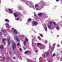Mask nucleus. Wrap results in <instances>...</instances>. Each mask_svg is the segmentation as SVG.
<instances>
[{"label":"nucleus","instance_id":"49","mask_svg":"<svg viewBox=\"0 0 62 62\" xmlns=\"http://www.w3.org/2000/svg\"><path fill=\"white\" fill-rule=\"evenodd\" d=\"M45 42H47V41H45Z\"/></svg>","mask_w":62,"mask_h":62},{"label":"nucleus","instance_id":"44","mask_svg":"<svg viewBox=\"0 0 62 62\" xmlns=\"http://www.w3.org/2000/svg\"><path fill=\"white\" fill-rule=\"evenodd\" d=\"M2 56H0V58H2Z\"/></svg>","mask_w":62,"mask_h":62},{"label":"nucleus","instance_id":"27","mask_svg":"<svg viewBox=\"0 0 62 62\" xmlns=\"http://www.w3.org/2000/svg\"><path fill=\"white\" fill-rule=\"evenodd\" d=\"M5 24L6 25H9V24L8 23H6Z\"/></svg>","mask_w":62,"mask_h":62},{"label":"nucleus","instance_id":"36","mask_svg":"<svg viewBox=\"0 0 62 62\" xmlns=\"http://www.w3.org/2000/svg\"><path fill=\"white\" fill-rule=\"evenodd\" d=\"M59 1V0H56V2H58Z\"/></svg>","mask_w":62,"mask_h":62},{"label":"nucleus","instance_id":"34","mask_svg":"<svg viewBox=\"0 0 62 62\" xmlns=\"http://www.w3.org/2000/svg\"><path fill=\"white\" fill-rule=\"evenodd\" d=\"M42 57H45L46 56V55H45L44 56H42Z\"/></svg>","mask_w":62,"mask_h":62},{"label":"nucleus","instance_id":"45","mask_svg":"<svg viewBox=\"0 0 62 62\" xmlns=\"http://www.w3.org/2000/svg\"><path fill=\"white\" fill-rule=\"evenodd\" d=\"M30 8H32V6H30Z\"/></svg>","mask_w":62,"mask_h":62},{"label":"nucleus","instance_id":"25","mask_svg":"<svg viewBox=\"0 0 62 62\" xmlns=\"http://www.w3.org/2000/svg\"><path fill=\"white\" fill-rule=\"evenodd\" d=\"M40 35L42 37H43V35L42 34H40Z\"/></svg>","mask_w":62,"mask_h":62},{"label":"nucleus","instance_id":"11","mask_svg":"<svg viewBox=\"0 0 62 62\" xmlns=\"http://www.w3.org/2000/svg\"><path fill=\"white\" fill-rule=\"evenodd\" d=\"M45 53L46 54V56H48L49 53H48V52H45Z\"/></svg>","mask_w":62,"mask_h":62},{"label":"nucleus","instance_id":"50","mask_svg":"<svg viewBox=\"0 0 62 62\" xmlns=\"http://www.w3.org/2000/svg\"><path fill=\"white\" fill-rule=\"evenodd\" d=\"M24 48L25 49V47H24Z\"/></svg>","mask_w":62,"mask_h":62},{"label":"nucleus","instance_id":"23","mask_svg":"<svg viewBox=\"0 0 62 62\" xmlns=\"http://www.w3.org/2000/svg\"><path fill=\"white\" fill-rule=\"evenodd\" d=\"M26 41H24V45H25V44L26 43Z\"/></svg>","mask_w":62,"mask_h":62},{"label":"nucleus","instance_id":"26","mask_svg":"<svg viewBox=\"0 0 62 62\" xmlns=\"http://www.w3.org/2000/svg\"><path fill=\"white\" fill-rule=\"evenodd\" d=\"M38 38L39 39H40V37L39 36H38Z\"/></svg>","mask_w":62,"mask_h":62},{"label":"nucleus","instance_id":"41","mask_svg":"<svg viewBox=\"0 0 62 62\" xmlns=\"http://www.w3.org/2000/svg\"><path fill=\"white\" fill-rule=\"evenodd\" d=\"M2 34V33L0 32V35H1Z\"/></svg>","mask_w":62,"mask_h":62},{"label":"nucleus","instance_id":"2","mask_svg":"<svg viewBox=\"0 0 62 62\" xmlns=\"http://www.w3.org/2000/svg\"><path fill=\"white\" fill-rule=\"evenodd\" d=\"M38 24V23L36 21H34L33 22V25H37Z\"/></svg>","mask_w":62,"mask_h":62},{"label":"nucleus","instance_id":"51","mask_svg":"<svg viewBox=\"0 0 62 62\" xmlns=\"http://www.w3.org/2000/svg\"><path fill=\"white\" fill-rule=\"evenodd\" d=\"M61 43V44H62V42Z\"/></svg>","mask_w":62,"mask_h":62},{"label":"nucleus","instance_id":"42","mask_svg":"<svg viewBox=\"0 0 62 62\" xmlns=\"http://www.w3.org/2000/svg\"><path fill=\"white\" fill-rule=\"evenodd\" d=\"M19 50H22V49H21V48H20L19 49Z\"/></svg>","mask_w":62,"mask_h":62},{"label":"nucleus","instance_id":"3","mask_svg":"<svg viewBox=\"0 0 62 62\" xmlns=\"http://www.w3.org/2000/svg\"><path fill=\"white\" fill-rule=\"evenodd\" d=\"M12 29H13V31L15 34H17L18 33V32L17 31V30L16 29H15L13 28H12Z\"/></svg>","mask_w":62,"mask_h":62},{"label":"nucleus","instance_id":"29","mask_svg":"<svg viewBox=\"0 0 62 62\" xmlns=\"http://www.w3.org/2000/svg\"><path fill=\"white\" fill-rule=\"evenodd\" d=\"M21 37H24V36L23 35H22L21 36Z\"/></svg>","mask_w":62,"mask_h":62},{"label":"nucleus","instance_id":"37","mask_svg":"<svg viewBox=\"0 0 62 62\" xmlns=\"http://www.w3.org/2000/svg\"><path fill=\"white\" fill-rule=\"evenodd\" d=\"M19 20V18H17L16 19V20Z\"/></svg>","mask_w":62,"mask_h":62},{"label":"nucleus","instance_id":"38","mask_svg":"<svg viewBox=\"0 0 62 62\" xmlns=\"http://www.w3.org/2000/svg\"><path fill=\"white\" fill-rule=\"evenodd\" d=\"M59 46H60L59 45H57V47H59Z\"/></svg>","mask_w":62,"mask_h":62},{"label":"nucleus","instance_id":"22","mask_svg":"<svg viewBox=\"0 0 62 62\" xmlns=\"http://www.w3.org/2000/svg\"><path fill=\"white\" fill-rule=\"evenodd\" d=\"M35 8H37V7H38V5L35 4Z\"/></svg>","mask_w":62,"mask_h":62},{"label":"nucleus","instance_id":"33","mask_svg":"<svg viewBox=\"0 0 62 62\" xmlns=\"http://www.w3.org/2000/svg\"><path fill=\"white\" fill-rule=\"evenodd\" d=\"M9 53L10 54H11V51H10L9 52Z\"/></svg>","mask_w":62,"mask_h":62},{"label":"nucleus","instance_id":"1","mask_svg":"<svg viewBox=\"0 0 62 62\" xmlns=\"http://www.w3.org/2000/svg\"><path fill=\"white\" fill-rule=\"evenodd\" d=\"M16 48V44L14 43H13L12 45V48L13 50H14Z\"/></svg>","mask_w":62,"mask_h":62},{"label":"nucleus","instance_id":"14","mask_svg":"<svg viewBox=\"0 0 62 62\" xmlns=\"http://www.w3.org/2000/svg\"><path fill=\"white\" fill-rule=\"evenodd\" d=\"M29 51H25V54H27L28 53H29Z\"/></svg>","mask_w":62,"mask_h":62},{"label":"nucleus","instance_id":"18","mask_svg":"<svg viewBox=\"0 0 62 62\" xmlns=\"http://www.w3.org/2000/svg\"><path fill=\"white\" fill-rule=\"evenodd\" d=\"M6 39H5V38H3V39H2V41H3V42H4V41Z\"/></svg>","mask_w":62,"mask_h":62},{"label":"nucleus","instance_id":"6","mask_svg":"<svg viewBox=\"0 0 62 62\" xmlns=\"http://www.w3.org/2000/svg\"><path fill=\"white\" fill-rule=\"evenodd\" d=\"M37 46H38V47H39V45H40V46H43V45H42V44H41L40 43H38L37 44Z\"/></svg>","mask_w":62,"mask_h":62},{"label":"nucleus","instance_id":"5","mask_svg":"<svg viewBox=\"0 0 62 62\" xmlns=\"http://www.w3.org/2000/svg\"><path fill=\"white\" fill-rule=\"evenodd\" d=\"M7 41L8 42V46H9V45L10 44V39H8Z\"/></svg>","mask_w":62,"mask_h":62},{"label":"nucleus","instance_id":"32","mask_svg":"<svg viewBox=\"0 0 62 62\" xmlns=\"http://www.w3.org/2000/svg\"><path fill=\"white\" fill-rule=\"evenodd\" d=\"M50 25H51V24H52V22H50Z\"/></svg>","mask_w":62,"mask_h":62},{"label":"nucleus","instance_id":"48","mask_svg":"<svg viewBox=\"0 0 62 62\" xmlns=\"http://www.w3.org/2000/svg\"><path fill=\"white\" fill-rule=\"evenodd\" d=\"M13 58H14V59H15V57H13Z\"/></svg>","mask_w":62,"mask_h":62},{"label":"nucleus","instance_id":"21","mask_svg":"<svg viewBox=\"0 0 62 62\" xmlns=\"http://www.w3.org/2000/svg\"><path fill=\"white\" fill-rule=\"evenodd\" d=\"M7 59L8 60H9V58L8 57L7 58Z\"/></svg>","mask_w":62,"mask_h":62},{"label":"nucleus","instance_id":"46","mask_svg":"<svg viewBox=\"0 0 62 62\" xmlns=\"http://www.w3.org/2000/svg\"><path fill=\"white\" fill-rule=\"evenodd\" d=\"M36 9H37V10H38V8H36Z\"/></svg>","mask_w":62,"mask_h":62},{"label":"nucleus","instance_id":"24","mask_svg":"<svg viewBox=\"0 0 62 62\" xmlns=\"http://www.w3.org/2000/svg\"><path fill=\"white\" fill-rule=\"evenodd\" d=\"M18 8H19V10H21V7H19Z\"/></svg>","mask_w":62,"mask_h":62},{"label":"nucleus","instance_id":"9","mask_svg":"<svg viewBox=\"0 0 62 62\" xmlns=\"http://www.w3.org/2000/svg\"><path fill=\"white\" fill-rule=\"evenodd\" d=\"M0 48H1V49H3L4 47H3L2 45H0Z\"/></svg>","mask_w":62,"mask_h":62},{"label":"nucleus","instance_id":"10","mask_svg":"<svg viewBox=\"0 0 62 62\" xmlns=\"http://www.w3.org/2000/svg\"><path fill=\"white\" fill-rule=\"evenodd\" d=\"M32 20V19L30 18H29L27 20V21L28 22H29V21H31Z\"/></svg>","mask_w":62,"mask_h":62},{"label":"nucleus","instance_id":"43","mask_svg":"<svg viewBox=\"0 0 62 62\" xmlns=\"http://www.w3.org/2000/svg\"><path fill=\"white\" fill-rule=\"evenodd\" d=\"M36 53H37V52H38V51L36 50Z\"/></svg>","mask_w":62,"mask_h":62},{"label":"nucleus","instance_id":"31","mask_svg":"<svg viewBox=\"0 0 62 62\" xmlns=\"http://www.w3.org/2000/svg\"><path fill=\"white\" fill-rule=\"evenodd\" d=\"M48 27L49 28H51V26H48Z\"/></svg>","mask_w":62,"mask_h":62},{"label":"nucleus","instance_id":"13","mask_svg":"<svg viewBox=\"0 0 62 62\" xmlns=\"http://www.w3.org/2000/svg\"><path fill=\"white\" fill-rule=\"evenodd\" d=\"M56 29H57V30H58L59 29V27H56Z\"/></svg>","mask_w":62,"mask_h":62},{"label":"nucleus","instance_id":"12","mask_svg":"<svg viewBox=\"0 0 62 62\" xmlns=\"http://www.w3.org/2000/svg\"><path fill=\"white\" fill-rule=\"evenodd\" d=\"M5 20L6 22H9V21L7 19H5Z\"/></svg>","mask_w":62,"mask_h":62},{"label":"nucleus","instance_id":"20","mask_svg":"<svg viewBox=\"0 0 62 62\" xmlns=\"http://www.w3.org/2000/svg\"><path fill=\"white\" fill-rule=\"evenodd\" d=\"M25 40L26 41H27L28 40V39L27 38L25 39Z\"/></svg>","mask_w":62,"mask_h":62},{"label":"nucleus","instance_id":"16","mask_svg":"<svg viewBox=\"0 0 62 62\" xmlns=\"http://www.w3.org/2000/svg\"><path fill=\"white\" fill-rule=\"evenodd\" d=\"M45 31H46L47 30V27H46L45 28Z\"/></svg>","mask_w":62,"mask_h":62},{"label":"nucleus","instance_id":"28","mask_svg":"<svg viewBox=\"0 0 62 62\" xmlns=\"http://www.w3.org/2000/svg\"><path fill=\"white\" fill-rule=\"evenodd\" d=\"M17 46H19V43H18L17 44Z\"/></svg>","mask_w":62,"mask_h":62},{"label":"nucleus","instance_id":"39","mask_svg":"<svg viewBox=\"0 0 62 62\" xmlns=\"http://www.w3.org/2000/svg\"><path fill=\"white\" fill-rule=\"evenodd\" d=\"M54 55H55V54H54L53 55V56H54Z\"/></svg>","mask_w":62,"mask_h":62},{"label":"nucleus","instance_id":"15","mask_svg":"<svg viewBox=\"0 0 62 62\" xmlns=\"http://www.w3.org/2000/svg\"><path fill=\"white\" fill-rule=\"evenodd\" d=\"M16 39L17 41H19V39H18V38H16Z\"/></svg>","mask_w":62,"mask_h":62},{"label":"nucleus","instance_id":"30","mask_svg":"<svg viewBox=\"0 0 62 62\" xmlns=\"http://www.w3.org/2000/svg\"><path fill=\"white\" fill-rule=\"evenodd\" d=\"M34 16H37V15L36 14H35L34 15Z\"/></svg>","mask_w":62,"mask_h":62},{"label":"nucleus","instance_id":"40","mask_svg":"<svg viewBox=\"0 0 62 62\" xmlns=\"http://www.w3.org/2000/svg\"><path fill=\"white\" fill-rule=\"evenodd\" d=\"M3 42V43H4V44H5V42Z\"/></svg>","mask_w":62,"mask_h":62},{"label":"nucleus","instance_id":"35","mask_svg":"<svg viewBox=\"0 0 62 62\" xmlns=\"http://www.w3.org/2000/svg\"><path fill=\"white\" fill-rule=\"evenodd\" d=\"M41 2L42 3H43V4L44 3V2H43V1H41Z\"/></svg>","mask_w":62,"mask_h":62},{"label":"nucleus","instance_id":"17","mask_svg":"<svg viewBox=\"0 0 62 62\" xmlns=\"http://www.w3.org/2000/svg\"><path fill=\"white\" fill-rule=\"evenodd\" d=\"M53 23L54 25H56V23H55V22H53Z\"/></svg>","mask_w":62,"mask_h":62},{"label":"nucleus","instance_id":"47","mask_svg":"<svg viewBox=\"0 0 62 62\" xmlns=\"http://www.w3.org/2000/svg\"><path fill=\"white\" fill-rule=\"evenodd\" d=\"M3 31V32H5V31Z\"/></svg>","mask_w":62,"mask_h":62},{"label":"nucleus","instance_id":"19","mask_svg":"<svg viewBox=\"0 0 62 62\" xmlns=\"http://www.w3.org/2000/svg\"><path fill=\"white\" fill-rule=\"evenodd\" d=\"M5 57H3V61H5Z\"/></svg>","mask_w":62,"mask_h":62},{"label":"nucleus","instance_id":"8","mask_svg":"<svg viewBox=\"0 0 62 62\" xmlns=\"http://www.w3.org/2000/svg\"><path fill=\"white\" fill-rule=\"evenodd\" d=\"M9 12H10V13H12L13 12L12 11V9H9Z\"/></svg>","mask_w":62,"mask_h":62},{"label":"nucleus","instance_id":"7","mask_svg":"<svg viewBox=\"0 0 62 62\" xmlns=\"http://www.w3.org/2000/svg\"><path fill=\"white\" fill-rule=\"evenodd\" d=\"M38 14L39 17H41V16H42V13H39Z\"/></svg>","mask_w":62,"mask_h":62},{"label":"nucleus","instance_id":"4","mask_svg":"<svg viewBox=\"0 0 62 62\" xmlns=\"http://www.w3.org/2000/svg\"><path fill=\"white\" fill-rule=\"evenodd\" d=\"M13 15L15 18H17L18 16V15L17 13H14Z\"/></svg>","mask_w":62,"mask_h":62},{"label":"nucleus","instance_id":"52","mask_svg":"<svg viewBox=\"0 0 62 62\" xmlns=\"http://www.w3.org/2000/svg\"><path fill=\"white\" fill-rule=\"evenodd\" d=\"M34 7V6H33V7Z\"/></svg>","mask_w":62,"mask_h":62}]
</instances>
